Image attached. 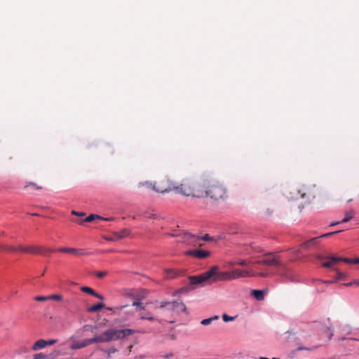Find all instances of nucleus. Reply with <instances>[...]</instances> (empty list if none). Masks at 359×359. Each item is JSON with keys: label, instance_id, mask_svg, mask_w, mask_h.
I'll list each match as a JSON object with an SVG mask.
<instances>
[{"label": "nucleus", "instance_id": "1", "mask_svg": "<svg viewBox=\"0 0 359 359\" xmlns=\"http://www.w3.org/2000/svg\"><path fill=\"white\" fill-rule=\"evenodd\" d=\"M203 181L196 182L185 178L181 182H176L175 193L183 196L201 198L203 196Z\"/></svg>", "mask_w": 359, "mask_h": 359}, {"label": "nucleus", "instance_id": "2", "mask_svg": "<svg viewBox=\"0 0 359 359\" xmlns=\"http://www.w3.org/2000/svg\"><path fill=\"white\" fill-rule=\"evenodd\" d=\"M202 198H210L214 201L224 200L227 197L226 188L219 182L203 180Z\"/></svg>", "mask_w": 359, "mask_h": 359}, {"label": "nucleus", "instance_id": "3", "mask_svg": "<svg viewBox=\"0 0 359 359\" xmlns=\"http://www.w3.org/2000/svg\"><path fill=\"white\" fill-rule=\"evenodd\" d=\"M135 332L132 329H123V330H107L102 333L104 342H109L114 340H117L123 338L126 336H129Z\"/></svg>", "mask_w": 359, "mask_h": 359}, {"label": "nucleus", "instance_id": "4", "mask_svg": "<svg viewBox=\"0 0 359 359\" xmlns=\"http://www.w3.org/2000/svg\"><path fill=\"white\" fill-rule=\"evenodd\" d=\"M216 269H210V270L198 275L189 276L191 285H204L206 284L212 283V277L215 274Z\"/></svg>", "mask_w": 359, "mask_h": 359}, {"label": "nucleus", "instance_id": "5", "mask_svg": "<svg viewBox=\"0 0 359 359\" xmlns=\"http://www.w3.org/2000/svg\"><path fill=\"white\" fill-rule=\"evenodd\" d=\"M156 185L154 186L155 191L161 194H165L169 192H175L176 190V182L170 180L168 177H163L156 182Z\"/></svg>", "mask_w": 359, "mask_h": 359}, {"label": "nucleus", "instance_id": "6", "mask_svg": "<svg viewBox=\"0 0 359 359\" xmlns=\"http://www.w3.org/2000/svg\"><path fill=\"white\" fill-rule=\"evenodd\" d=\"M95 343H104V337H102V334H97L94 337L90 339H86L82 341H74L72 344L70 348L72 350L80 349Z\"/></svg>", "mask_w": 359, "mask_h": 359}, {"label": "nucleus", "instance_id": "7", "mask_svg": "<svg viewBox=\"0 0 359 359\" xmlns=\"http://www.w3.org/2000/svg\"><path fill=\"white\" fill-rule=\"evenodd\" d=\"M276 273L280 277L287 279L290 281H297L296 279L295 272L292 269L288 267L287 264H283L281 262L278 266Z\"/></svg>", "mask_w": 359, "mask_h": 359}, {"label": "nucleus", "instance_id": "8", "mask_svg": "<svg viewBox=\"0 0 359 359\" xmlns=\"http://www.w3.org/2000/svg\"><path fill=\"white\" fill-rule=\"evenodd\" d=\"M171 236L175 237H180V241L185 243L187 245L192 246H201V238L200 236L191 234L189 233H183L182 235L171 233Z\"/></svg>", "mask_w": 359, "mask_h": 359}, {"label": "nucleus", "instance_id": "9", "mask_svg": "<svg viewBox=\"0 0 359 359\" xmlns=\"http://www.w3.org/2000/svg\"><path fill=\"white\" fill-rule=\"evenodd\" d=\"M279 256L273 253L264 255L263 258L257 260L255 263L266 266H278L280 262Z\"/></svg>", "mask_w": 359, "mask_h": 359}, {"label": "nucleus", "instance_id": "10", "mask_svg": "<svg viewBox=\"0 0 359 359\" xmlns=\"http://www.w3.org/2000/svg\"><path fill=\"white\" fill-rule=\"evenodd\" d=\"M341 231H342L339 230V231H333V232H330V233H327L323 234L320 236L313 238H311V239L304 242V243H302L301 247L303 249L307 250L311 246L318 245L320 243V239L321 238H327V237H330V236H332L334 234L339 233Z\"/></svg>", "mask_w": 359, "mask_h": 359}, {"label": "nucleus", "instance_id": "11", "mask_svg": "<svg viewBox=\"0 0 359 359\" xmlns=\"http://www.w3.org/2000/svg\"><path fill=\"white\" fill-rule=\"evenodd\" d=\"M210 269H216L215 271V274L212 277L213 283H216L217 281H226L232 280L231 271L220 272L219 271V267L217 266H213Z\"/></svg>", "mask_w": 359, "mask_h": 359}, {"label": "nucleus", "instance_id": "12", "mask_svg": "<svg viewBox=\"0 0 359 359\" xmlns=\"http://www.w3.org/2000/svg\"><path fill=\"white\" fill-rule=\"evenodd\" d=\"M57 251L62 253H69L72 254L75 256H85L90 255V253L85 252L83 249H79V248H68V247H63L58 248Z\"/></svg>", "mask_w": 359, "mask_h": 359}, {"label": "nucleus", "instance_id": "13", "mask_svg": "<svg viewBox=\"0 0 359 359\" xmlns=\"http://www.w3.org/2000/svg\"><path fill=\"white\" fill-rule=\"evenodd\" d=\"M231 275L232 280L254 276L252 271L238 269L231 271Z\"/></svg>", "mask_w": 359, "mask_h": 359}, {"label": "nucleus", "instance_id": "14", "mask_svg": "<svg viewBox=\"0 0 359 359\" xmlns=\"http://www.w3.org/2000/svg\"><path fill=\"white\" fill-rule=\"evenodd\" d=\"M210 252L207 250H191L185 252L186 255L193 256L197 257L198 259H204L208 257L210 255Z\"/></svg>", "mask_w": 359, "mask_h": 359}, {"label": "nucleus", "instance_id": "15", "mask_svg": "<svg viewBox=\"0 0 359 359\" xmlns=\"http://www.w3.org/2000/svg\"><path fill=\"white\" fill-rule=\"evenodd\" d=\"M95 219L105 220V221H111V220L114 219L112 217L104 218V217H100V216H99L97 215L91 214V215H88V217H86L84 219L79 220L77 222L79 224H82L85 222H90L93 221Z\"/></svg>", "mask_w": 359, "mask_h": 359}, {"label": "nucleus", "instance_id": "16", "mask_svg": "<svg viewBox=\"0 0 359 359\" xmlns=\"http://www.w3.org/2000/svg\"><path fill=\"white\" fill-rule=\"evenodd\" d=\"M19 251L22 252L34 253V254L43 253V252L40 250V248L36 247V246L23 247V246L20 245Z\"/></svg>", "mask_w": 359, "mask_h": 359}, {"label": "nucleus", "instance_id": "17", "mask_svg": "<svg viewBox=\"0 0 359 359\" xmlns=\"http://www.w3.org/2000/svg\"><path fill=\"white\" fill-rule=\"evenodd\" d=\"M81 290L83 292L90 294L100 300H103L104 299L103 295L97 293L93 288H91L90 287H87V286L81 287Z\"/></svg>", "mask_w": 359, "mask_h": 359}, {"label": "nucleus", "instance_id": "18", "mask_svg": "<svg viewBox=\"0 0 359 359\" xmlns=\"http://www.w3.org/2000/svg\"><path fill=\"white\" fill-rule=\"evenodd\" d=\"M327 259H328V261L323 262L322 266L325 268H331L333 265L339 262V257H337L331 256L327 257Z\"/></svg>", "mask_w": 359, "mask_h": 359}, {"label": "nucleus", "instance_id": "19", "mask_svg": "<svg viewBox=\"0 0 359 359\" xmlns=\"http://www.w3.org/2000/svg\"><path fill=\"white\" fill-rule=\"evenodd\" d=\"M176 309H180L182 311L185 312L187 310V307L185 304L182 302H171V307L169 308L170 310H175Z\"/></svg>", "mask_w": 359, "mask_h": 359}, {"label": "nucleus", "instance_id": "20", "mask_svg": "<svg viewBox=\"0 0 359 359\" xmlns=\"http://www.w3.org/2000/svg\"><path fill=\"white\" fill-rule=\"evenodd\" d=\"M298 194L300 198H305L307 195L313 194L312 190L306 186H302V189L298 190Z\"/></svg>", "mask_w": 359, "mask_h": 359}, {"label": "nucleus", "instance_id": "21", "mask_svg": "<svg viewBox=\"0 0 359 359\" xmlns=\"http://www.w3.org/2000/svg\"><path fill=\"white\" fill-rule=\"evenodd\" d=\"M0 250L4 252H17L19 251V246L15 247L4 243H0Z\"/></svg>", "mask_w": 359, "mask_h": 359}, {"label": "nucleus", "instance_id": "22", "mask_svg": "<svg viewBox=\"0 0 359 359\" xmlns=\"http://www.w3.org/2000/svg\"><path fill=\"white\" fill-rule=\"evenodd\" d=\"M355 215V212L353 210H350L345 212V217L343 218L340 222L345 223L349 222Z\"/></svg>", "mask_w": 359, "mask_h": 359}, {"label": "nucleus", "instance_id": "23", "mask_svg": "<svg viewBox=\"0 0 359 359\" xmlns=\"http://www.w3.org/2000/svg\"><path fill=\"white\" fill-rule=\"evenodd\" d=\"M46 346V341L43 339H39L36 341L32 346V349L36 351L44 348Z\"/></svg>", "mask_w": 359, "mask_h": 359}, {"label": "nucleus", "instance_id": "24", "mask_svg": "<svg viewBox=\"0 0 359 359\" xmlns=\"http://www.w3.org/2000/svg\"><path fill=\"white\" fill-rule=\"evenodd\" d=\"M252 294L256 299H257L259 301L264 299V291L263 290H254L252 292Z\"/></svg>", "mask_w": 359, "mask_h": 359}, {"label": "nucleus", "instance_id": "25", "mask_svg": "<svg viewBox=\"0 0 359 359\" xmlns=\"http://www.w3.org/2000/svg\"><path fill=\"white\" fill-rule=\"evenodd\" d=\"M104 307V304L102 303H98L89 307L87 311L90 313L96 312Z\"/></svg>", "mask_w": 359, "mask_h": 359}, {"label": "nucleus", "instance_id": "26", "mask_svg": "<svg viewBox=\"0 0 359 359\" xmlns=\"http://www.w3.org/2000/svg\"><path fill=\"white\" fill-rule=\"evenodd\" d=\"M156 185V182L152 183V182L146 181V182L139 183L138 187H146L147 189H151L155 191V187H154Z\"/></svg>", "mask_w": 359, "mask_h": 359}, {"label": "nucleus", "instance_id": "27", "mask_svg": "<svg viewBox=\"0 0 359 359\" xmlns=\"http://www.w3.org/2000/svg\"><path fill=\"white\" fill-rule=\"evenodd\" d=\"M334 271H336L337 276L334 278V280L337 281L344 279L347 276V273L344 272H341L338 269H334Z\"/></svg>", "mask_w": 359, "mask_h": 359}, {"label": "nucleus", "instance_id": "28", "mask_svg": "<svg viewBox=\"0 0 359 359\" xmlns=\"http://www.w3.org/2000/svg\"><path fill=\"white\" fill-rule=\"evenodd\" d=\"M219 316H214L211 318L203 319L201 320V324L203 325H208L210 324L213 320H218Z\"/></svg>", "mask_w": 359, "mask_h": 359}, {"label": "nucleus", "instance_id": "29", "mask_svg": "<svg viewBox=\"0 0 359 359\" xmlns=\"http://www.w3.org/2000/svg\"><path fill=\"white\" fill-rule=\"evenodd\" d=\"M29 187H32L36 190H41L43 188L41 186L37 185L36 184L32 182H27L25 184V188H27Z\"/></svg>", "mask_w": 359, "mask_h": 359}, {"label": "nucleus", "instance_id": "30", "mask_svg": "<svg viewBox=\"0 0 359 359\" xmlns=\"http://www.w3.org/2000/svg\"><path fill=\"white\" fill-rule=\"evenodd\" d=\"M249 263H250V262H248L245 259H239L232 263L231 265L247 266Z\"/></svg>", "mask_w": 359, "mask_h": 359}, {"label": "nucleus", "instance_id": "31", "mask_svg": "<svg viewBox=\"0 0 359 359\" xmlns=\"http://www.w3.org/2000/svg\"><path fill=\"white\" fill-rule=\"evenodd\" d=\"M128 234L129 231L128 229H123L119 233H115L118 238L126 237Z\"/></svg>", "mask_w": 359, "mask_h": 359}, {"label": "nucleus", "instance_id": "32", "mask_svg": "<svg viewBox=\"0 0 359 359\" xmlns=\"http://www.w3.org/2000/svg\"><path fill=\"white\" fill-rule=\"evenodd\" d=\"M49 300H56V301H60L62 299V296L61 294H55L48 295Z\"/></svg>", "mask_w": 359, "mask_h": 359}, {"label": "nucleus", "instance_id": "33", "mask_svg": "<svg viewBox=\"0 0 359 359\" xmlns=\"http://www.w3.org/2000/svg\"><path fill=\"white\" fill-rule=\"evenodd\" d=\"M236 317H233V316H228L227 314L226 313H224L222 315V319L224 322H229V321H232L235 319Z\"/></svg>", "mask_w": 359, "mask_h": 359}, {"label": "nucleus", "instance_id": "34", "mask_svg": "<svg viewBox=\"0 0 359 359\" xmlns=\"http://www.w3.org/2000/svg\"><path fill=\"white\" fill-rule=\"evenodd\" d=\"M108 274L107 271H97L95 273V276L99 278H102Z\"/></svg>", "mask_w": 359, "mask_h": 359}, {"label": "nucleus", "instance_id": "35", "mask_svg": "<svg viewBox=\"0 0 359 359\" xmlns=\"http://www.w3.org/2000/svg\"><path fill=\"white\" fill-rule=\"evenodd\" d=\"M34 299L37 302H45L49 300L48 296H36Z\"/></svg>", "mask_w": 359, "mask_h": 359}, {"label": "nucleus", "instance_id": "36", "mask_svg": "<svg viewBox=\"0 0 359 359\" xmlns=\"http://www.w3.org/2000/svg\"><path fill=\"white\" fill-rule=\"evenodd\" d=\"M140 319L141 320H149V321H154V320H156V318H154V316H152L151 315L142 316L140 317Z\"/></svg>", "mask_w": 359, "mask_h": 359}, {"label": "nucleus", "instance_id": "37", "mask_svg": "<svg viewBox=\"0 0 359 359\" xmlns=\"http://www.w3.org/2000/svg\"><path fill=\"white\" fill-rule=\"evenodd\" d=\"M353 260H354V259H350V258H346V257H344V258L339 257V262L342 261L347 264H353Z\"/></svg>", "mask_w": 359, "mask_h": 359}, {"label": "nucleus", "instance_id": "38", "mask_svg": "<svg viewBox=\"0 0 359 359\" xmlns=\"http://www.w3.org/2000/svg\"><path fill=\"white\" fill-rule=\"evenodd\" d=\"M97 329V327L96 326H93V325H86L84 327H83V330H86V331H91V332H93L95 330Z\"/></svg>", "mask_w": 359, "mask_h": 359}, {"label": "nucleus", "instance_id": "39", "mask_svg": "<svg viewBox=\"0 0 359 359\" xmlns=\"http://www.w3.org/2000/svg\"><path fill=\"white\" fill-rule=\"evenodd\" d=\"M40 250L43 252V253H41V255H46L49 252H54L55 250L50 249V248H40Z\"/></svg>", "mask_w": 359, "mask_h": 359}, {"label": "nucleus", "instance_id": "40", "mask_svg": "<svg viewBox=\"0 0 359 359\" xmlns=\"http://www.w3.org/2000/svg\"><path fill=\"white\" fill-rule=\"evenodd\" d=\"M34 359H46V356L43 353H37L34 355Z\"/></svg>", "mask_w": 359, "mask_h": 359}, {"label": "nucleus", "instance_id": "41", "mask_svg": "<svg viewBox=\"0 0 359 359\" xmlns=\"http://www.w3.org/2000/svg\"><path fill=\"white\" fill-rule=\"evenodd\" d=\"M167 306H170V307H171V302H161L160 303V308L161 309L165 308Z\"/></svg>", "mask_w": 359, "mask_h": 359}, {"label": "nucleus", "instance_id": "42", "mask_svg": "<svg viewBox=\"0 0 359 359\" xmlns=\"http://www.w3.org/2000/svg\"><path fill=\"white\" fill-rule=\"evenodd\" d=\"M72 214L74 215H76V216H79V217H82V216H84L86 215L83 212H77V211H75V210H72Z\"/></svg>", "mask_w": 359, "mask_h": 359}, {"label": "nucleus", "instance_id": "43", "mask_svg": "<svg viewBox=\"0 0 359 359\" xmlns=\"http://www.w3.org/2000/svg\"><path fill=\"white\" fill-rule=\"evenodd\" d=\"M252 273L254 274L253 276H260V277H266L268 276V273H264V272H261V273H258L252 272Z\"/></svg>", "mask_w": 359, "mask_h": 359}, {"label": "nucleus", "instance_id": "44", "mask_svg": "<svg viewBox=\"0 0 359 359\" xmlns=\"http://www.w3.org/2000/svg\"><path fill=\"white\" fill-rule=\"evenodd\" d=\"M200 238H201V241H208L211 239V238L208 234H206L203 236H200Z\"/></svg>", "mask_w": 359, "mask_h": 359}, {"label": "nucleus", "instance_id": "45", "mask_svg": "<svg viewBox=\"0 0 359 359\" xmlns=\"http://www.w3.org/2000/svg\"><path fill=\"white\" fill-rule=\"evenodd\" d=\"M142 302H134L133 303V306H140V309H144V307H143V306H142Z\"/></svg>", "mask_w": 359, "mask_h": 359}, {"label": "nucleus", "instance_id": "46", "mask_svg": "<svg viewBox=\"0 0 359 359\" xmlns=\"http://www.w3.org/2000/svg\"><path fill=\"white\" fill-rule=\"evenodd\" d=\"M56 342H57V340H55V339H51V340L46 341V346L47 345H53V344H55Z\"/></svg>", "mask_w": 359, "mask_h": 359}, {"label": "nucleus", "instance_id": "47", "mask_svg": "<svg viewBox=\"0 0 359 359\" xmlns=\"http://www.w3.org/2000/svg\"><path fill=\"white\" fill-rule=\"evenodd\" d=\"M319 282L323 283H327V284H332V283H336V280H325V281L319 280Z\"/></svg>", "mask_w": 359, "mask_h": 359}, {"label": "nucleus", "instance_id": "48", "mask_svg": "<svg viewBox=\"0 0 359 359\" xmlns=\"http://www.w3.org/2000/svg\"><path fill=\"white\" fill-rule=\"evenodd\" d=\"M253 252H261L260 250H259L258 248H257L256 247L253 246L252 245L250 246Z\"/></svg>", "mask_w": 359, "mask_h": 359}, {"label": "nucleus", "instance_id": "49", "mask_svg": "<svg viewBox=\"0 0 359 359\" xmlns=\"http://www.w3.org/2000/svg\"><path fill=\"white\" fill-rule=\"evenodd\" d=\"M312 348H305V347H299L297 348V351H301V350H311Z\"/></svg>", "mask_w": 359, "mask_h": 359}, {"label": "nucleus", "instance_id": "50", "mask_svg": "<svg viewBox=\"0 0 359 359\" xmlns=\"http://www.w3.org/2000/svg\"><path fill=\"white\" fill-rule=\"evenodd\" d=\"M353 264H359V257L354 258Z\"/></svg>", "mask_w": 359, "mask_h": 359}, {"label": "nucleus", "instance_id": "51", "mask_svg": "<svg viewBox=\"0 0 359 359\" xmlns=\"http://www.w3.org/2000/svg\"><path fill=\"white\" fill-rule=\"evenodd\" d=\"M353 283H354L355 285L359 287V279H355L353 281Z\"/></svg>", "mask_w": 359, "mask_h": 359}, {"label": "nucleus", "instance_id": "52", "mask_svg": "<svg viewBox=\"0 0 359 359\" xmlns=\"http://www.w3.org/2000/svg\"><path fill=\"white\" fill-rule=\"evenodd\" d=\"M353 285H355L354 283H353V282H350V283H344V285L346 286V287H349V286H351Z\"/></svg>", "mask_w": 359, "mask_h": 359}, {"label": "nucleus", "instance_id": "53", "mask_svg": "<svg viewBox=\"0 0 359 359\" xmlns=\"http://www.w3.org/2000/svg\"><path fill=\"white\" fill-rule=\"evenodd\" d=\"M341 223L340 222H332L330 224V226H333L334 225H337L338 224Z\"/></svg>", "mask_w": 359, "mask_h": 359}, {"label": "nucleus", "instance_id": "54", "mask_svg": "<svg viewBox=\"0 0 359 359\" xmlns=\"http://www.w3.org/2000/svg\"><path fill=\"white\" fill-rule=\"evenodd\" d=\"M259 359H270V358H265V357H260Z\"/></svg>", "mask_w": 359, "mask_h": 359}, {"label": "nucleus", "instance_id": "55", "mask_svg": "<svg viewBox=\"0 0 359 359\" xmlns=\"http://www.w3.org/2000/svg\"><path fill=\"white\" fill-rule=\"evenodd\" d=\"M271 359H280V358H273Z\"/></svg>", "mask_w": 359, "mask_h": 359}]
</instances>
